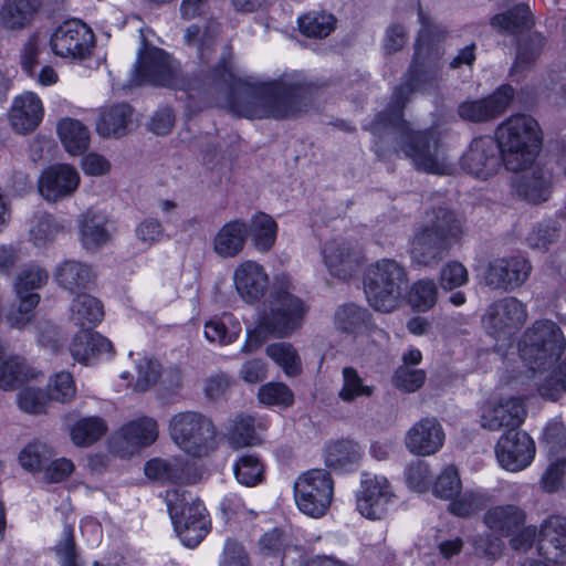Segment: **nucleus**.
I'll use <instances>...</instances> for the list:
<instances>
[{"instance_id":"nucleus-1","label":"nucleus","mask_w":566,"mask_h":566,"mask_svg":"<svg viewBox=\"0 0 566 566\" xmlns=\"http://www.w3.org/2000/svg\"><path fill=\"white\" fill-rule=\"evenodd\" d=\"M417 13L420 28L410 63L394 87L386 107L361 129L371 134V149L378 157L390 151L402 153L418 170L440 174L443 161L438 132L433 128L415 129L405 118V109L415 94H429L440 88L449 30L420 3Z\"/></svg>"},{"instance_id":"nucleus-2","label":"nucleus","mask_w":566,"mask_h":566,"mask_svg":"<svg viewBox=\"0 0 566 566\" xmlns=\"http://www.w3.org/2000/svg\"><path fill=\"white\" fill-rule=\"evenodd\" d=\"M219 23L209 20L205 28L191 24L185 33V41L197 46L200 70L190 81V91L207 102L224 103L231 113L249 119L286 120L301 116L311 107L319 85L302 72L283 73L277 78L254 85L242 84L232 71L230 46L223 51L213 65Z\"/></svg>"},{"instance_id":"nucleus-3","label":"nucleus","mask_w":566,"mask_h":566,"mask_svg":"<svg viewBox=\"0 0 566 566\" xmlns=\"http://www.w3.org/2000/svg\"><path fill=\"white\" fill-rule=\"evenodd\" d=\"M463 234L464 221L454 210L443 206L427 209L415 227L410 242L412 263L422 266L438 264L460 243Z\"/></svg>"},{"instance_id":"nucleus-4","label":"nucleus","mask_w":566,"mask_h":566,"mask_svg":"<svg viewBox=\"0 0 566 566\" xmlns=\"http://www.w3.org/2000/svg\"><path fill=\"white\" fill-rule=\"evenodd\" d=\"M504 159V167L511 171L524 170L532 166L542 148V130L530 115H512L495 129Z\"/></svg>"},{"instance_id":"nucleus-5","label":"nucleus","mask_w":566,"mask_h":566,"mask_svg":"<svg viewBox=\"0 0 566 566\" xmlns=\"http://www.w3.org/2000/svg\"><path fill=\"white\" fill-rule=\"evenodd\" d=\"M364 289L371 307L385 313L391 312L408 292V272L396 260L381 259L367 269Z\"/></svg>"},{"instance_id":"nucleus-6","label":"nucleus","mask_w":566,"mask_h":566,"mask_svg":"<svg viewBox=\"0 0 566 566\" xmlns=\"http://www.w3.org/2000/svg\"><path fill=\"white\" fill-rule=\"evenodd\" d=\"M566 339L560 327L551 319H537L527 327L520 342V356L533 371L555 365L565 352Z\"/></svg>"},{"instance_id":"nucleus-7","label":"nucleus","mask_w":566,"mask_h":566,"mask_svg":"<svg viewBox=\"0 0 566 566\" xmlns=\"http://www.w3.org/2000/svg\"><path fill=\"white\" fill-rule=\"evenodd\" d=\"M166 502L175 532L182 544L190 548L198 546L211 530L203 502L179 489L168 490Z\"/></svg>"},{"instance_id":"nucleus-8","label":"nucleus","mask_w":566,"mask_h":566,"mask_svg":"<svg viewBox=\"0 0 566 566\" xmlns=\"http://www.w3.org/2000/svg\"><path fill=\"white\" fill-rule=\"evenodd\" d=\"M308 305L293 294L289 286L275 284L264 302L261 317V327L265 328L272 337H290L303 325Z\"/></svg>"},{"instance_id":"nucleus-9","label":"nucleus","mask_w":566,"mask_h":566,"mask_svg":"<svg viewBox=\"0 0 566 566\" xmlns=\"http://www.w3.org/2000/svg\"><path fill=\"white\" fill-rule=\"evenodd\" d=\"M172 441L186 453L201 458L217 448V431L210 418L198 411H182L169 420Z\"/></svg>"},{"instance_id":"nucleus-10","label":"nucleus","mask_w":566,"mask_h":566,"mask_svg":"<svg viewBox=\"0 0 566 566\" xmlns=\"http://www.w3.org/2000/svg\"><path fill=\"white\" fill-rule=\"evenodd\" d=\"M334 494V482L324 469H312L297 478L294 496L297 507L304 514L318 518L325 515Z\"/></svg>"},{"instance_id":"nucleus-11","label":"nucleus","mask_w":566,"mask_h":566,"mask_svg":"<svg viewBox=\"0 0 566 566\" xmlns=\"http://www.w3.org/2000/svg\"><path fill=\"white\" fill-rule=\"evenodd\" d=\"M527 306L515 296H503L488 305L482 325L496 340H510L527 322Z\"/></svg>"},{"instance_id":"nucleus-12","label":"nucleus","mask_w":566,"mask_h":566,"mask_svg":"<svg viewBox=\"0 0 566 566\" xmlns=\"http://www.w3.org/2000/svg\"><path fill=\"white\" fill-rule=\"evenodd\" d=\"M95 43L93 30L80 19L62 22L50 38L52 52L57 56L72 60L90 57Z\"/></svg>"},{"instance_id":"nucleus-13","label":"nucleus","mask_w":566,"mask_h":566,"mask_svg":"<svg viewBox=\"0 0 566 566\" xmlns=\"http://www.w3.org/2000/svg\"><path fill=\"white\" fill-rule=\"evenodd\" d=\"M144 43L146 44V39H144ZM176 77V69L170 56L163 49L146 48L145 45L138 52L137 61L132 70L129 85L151 84L170 87L175 84Z\"/></svg>"},{"instance_id":"nucleus-14","label":"nucleus","mask_w":566,"mask_h":566,"mask_svg":"<svg viewBox=\"0 0 566 566\" xmlns=\"http://www.w3.org/2000/svg\"><path fill=\"white\" fill-rule=\"evenodd\" d=\"M460 164L468 174L486 180L504 166L503 153L494 137L479 136L472 139Z\"/></svg>"},{"instance_id":"nucleus-15","label":"nucleus","mask_w":566,"mask_h":566,"mask_svg":"<svg viewBox=\"0 0 566 566\" xmlns=\"http://www.w3.org/2000/svg\"><path fill=\"white\" fill-rule=\"evenodd\" d=\"M533 266L523 255L496 258L489 262L485 273V284L491 290L513 292L530 279Z\"/></svg>"},{"instance_id":"nucleus-16","label":"nucleus","mask_w":566,"mask_h":566,"mask_svg":"<svg viewBox=\"0 0 566 566\" xmlns=\"http://www.w3.org/2000/svg\"><path fill=\"white\" fill-rule=\"evenodd\" d=\"M536 452L534 440L531 436L514 428L505 430L495 446V455L502 468L517 472L528 467Z\"/></svg>"},{"instance_id":"nucleus-17","label":"nucleus","mask_w":566,"mask_h":566,"mask_svg":"<svg viewBox=\"0 0 566 566\" xmlns=\"http://www.w3.org/2000/svg\"><path fill=\"white\" fill-rule=\"evenodd\" d=\"M395 494L385 476L361 474L360 490L357 492L356 504L358 512L369 520H380L387 512Z\"/></svg>"},{"instance_id":"nucleus-18","label":"nucleus","mask_w":566,"mask_h":566,"mask_svg":"<svg viewBox=\"0 0 566 566\" xmlns=\"http://www.w3.org/2000/svg\"><path fill=\"white\" fill-rule=\"evenodd\" d=\"M513 97L514 88L504 84L486 97L462 102L458 107V114L461 119L470 123L492 122L506 112Z\"/></svg>"},{"instance_id":"nucleus-19","label":"nucleus","mask_w":566,"mask_h":566,"mask_svg":"<svg viewBox=\"0 0 566 566\" xmlns=\"http://www.w3.org/2000/svg\"><path fill=\"white\" fill-rule=\"evenodd\" d=\"M77 170L67 164L46 167L38 180L39 192L48 202H59L72 197L80 186Z\"/></svg>"},{"instance_id":"nucleus-20","label":"nucleus","mask_w":566,"mask_h":566,"mask_svg":"<svg viewBox=\"0 0 566 566\" xmlns=\"http://www.w3.org/2000/svg\"><path fill=\"white\" fill-rule=\"evenodd\" d=\"M322 255L329 274L343 281L352 279L363 263L361 250L349 241L326 242Z\"/></svg>"},{"instance_id":"nucleus-21","label":"nucleus","mask_w":566,"mask_h":566,"mask_svg":"<svg viewBox=\"0 0 566 566\" xmlns=\"http://www.w3.org/2000/svg\"><path fill=\"white\" fill-rule=\"evenodd\" d=\"M145 474L156 481L172 484H196L202 479V472L195 462L182 459L155 458L146 462Z\"/></svg>"},{"instance_id":"nucleus-22","label":"nucleus","mask_w":566,"mask_h":566,"mask_svg":"<svg viewBox=\"0 0 566 566\" xmlns=\"http://www.w3.org/2000/svg\"><path fill=\"white\" fill-rule=\"evenodd\" d=\"M446 434L434 417L417 421L406 433V448L413 454L426 457L437 453L443 446Z\"/></svg>"},{"instance_id":"nucleus-23","label":"nucleus","mask_w":566,"mask_h":566,"mask_svg":"<svg viewBox=\"0 0 566 566\" xmlns=\"http://www.w3.org/2000/svg\"><path fill=\"white\" fill-rule=\"evenodd\" d=\"M526 417L523 400L517 397L501 400L488 406L481 415V427L490 431L520 428Z\"/></svg>"},{"instance_id":"nucleus-24","label":"nucleus","mask_w":566,"mask_h":566,"mask_svg":"<svg viewBox=\"0 0 566 566\" xmlns=\"http://www.w3.org/2000/svg\"><path fill=\"white\" fill-rule=\"evenodd\" d=\"M234 286L248 304L259 303L269 287V276L264 268L255 261H244L234 270Z\"/></svg>"},{"instance_id":"nucleus-25","label":"nucleus","mask_w":566,"mask_h":566,"mask_svg":"<svg viewBox=\"0 0 566 566\" xmlns=\"http://www.w3.org/2000/svg\"><path fill=\"white\" fill-rule=\"evenodd\" d=\"M69 350L76 361L88 365L103 355H113L114 346L107 337L98 332L92 328H82L72 338Z\"/></svg>"},{"instance_id":"nucleus-26","label":"nucleus","mask_w":566,"mask_h":566,"mask_svg":"<svg viewBox=\"0 0 566 566\" xmlns=\"http://www.w3.org/2000/svg\"><path fill=\"white\" fill-rule=\"evenodd\" d=\"M538 551L549 562L566 563V517L554 515L545 521L538 536Z\"/></svg>"},{"instance_id":"nucleus-27","label":"nucleus","mask_w":566,"mask_h":566,"mask_svg":"<svg viewBox=\"0 0 566 566\" xmlns=\"http://www.w3.org/2000/svg\"><path fill=\"white\" fill-rule=\"evenodd\" d=\"M43 117L41 99L31 92L14 98L9 113L11 126L19 134L33 132Z\"/></svg>"},{"instance_id":"nucleus-28","label":"nucleus","mask_w":566,"mask_h":566,"mask_svg":"<svg viewBox=\"0 0 566 566\" xmlns=\"http://www.w3.org/2000/svg\"><path fill=\"white\" fill-rule=\"evenodd\" d=\"M526 517L523 507L515 504H501L485 512L483 523L496 535L509 537L526 523Z\"/></svg>"},{"instance_id":"nucleus-29","label":"nucleus","mask_w":566,"mask_h":566,"mask_svg":"<svg viewBox=\"0 0 566 566\" xmlns=\"http://www.w3.org/2000/svg\"><path fill=\"white\" fill-rule=\"evenodd\" d=\"M54 279L62 289L80 294L95 285L96 275L90 264L65 260L56 266Z\"/></svg>"},{"instance_id":"nucleus-30","label":"nucleus","mask_w":566,"mask_h":566,"mask_svg":"<svg viewBox=\"0 0 566 566\" xmlns=\"http://www.w3.org/2000/svg\"><path fill=\"white\" fill-rule=\"evenodd\" d=\"M247 221L243 219L226 222L213 238L214 253L223 259L238 256L247 245Z\"/></svg>"},{"instance_id":"nucleus-31","label":"nucleus","mask_w":566,"mask_h":566,"mask_svg":"<svg viewBox=\"0 0 566 566\" xmlns=\"http://www.w3.org/2000/svg\"><path fill=\"white\" fill-rule=\"evenodd\" d=\"M364 455L360 444L352 439H340L326 448L325 464L335 472L348 473L358 469Z\"/></svg>"},{"instance_id":"nucleus-32","label":"nucleus","mask_w":566,"mask_h":566,"mask_svg":"<svg viewBox=\"0 0 566 566\" xmlns=\"http://www.w3.org/2000/svg\"><path fill=\"white\" fill-rule=\"evenodd\" d=\"M108 219L102 211L87 209L80 219V239L84 249L95 251L105 245L109 239Z\"/></svg>"},{"instance_id":"nucleus-33","label":"nucleus","mask_w":566,"mask_h":566,"mask_svg":"<svg viewBox=\"0 0 566 566\" xmlns=\"http://www.w3.org/2000/svg\"><path fill=\"white\" fill-rule=\"evenodd\" d=\"M522 171L514 182L517 195L531 203L546 201L551 193L548 174L538 167Z\"/></svg>"},{"instance_id":"nucleus-34","label":"nucleus","mask_w":566,"mask_h":566,"mask_svg":"<svg viewBox=\"0 0 566 566\" xmlns=\"http://www.w3.org/2000/svg\"><path fill=\"white\" fill-rule=\"evenodd\" d=\"M134 108L127 103L112 105L101 112L96 130L102 137H122L133 124Z\"/></svg>"},{"instance_id":"nucleus-35","label":"nucleus","mask_w":566,"mask_h":566,"mask_svg":"<svg viewBox=\"0 0 566 566\" xmlns=\"http://www.w3.org/2000/svg\"><path fill=\"white\" fill-rule=\"evenodd\" d=\"M41 4L42 0H4L0 9V25L12 31L27 28Z\"/></svg>"},{"instance_id":"nucleus-36","label":"nucleus","mask_w":566,"mask_h":566,"mask_svg":"<svg viewBox=\"0 0 566 566\" xmlns=\"http://www.w3.org/2000/svg\"><path fill=\"white\" fill-rule=\"evenodd\" d=\"M247 239L250 237L252 245L262 253H268L275 244L279 226L272 216L259 211L247 222Z\"/></svg>"},{"instance_id":"nucleus-37","label":"nucleus","mask_w":566,"mask_h":566,"mask_svg":"<svg viewBox=\"0 0 566 566\" xmlns=\"http://www.w3.org/2000/svg\"><path fill=\"white\" fill-rule=\"evenodd\" d=\"M533 24V14L525 3H517L490 19V25L499 33L520 34Z\"/></svg>"},{"instance_id":"nucleus-38","label":"nucleus","mask_w":566,"mask_h":566,"mask_svg":"<svg viewBox=\"0 0 566 566\" xmlns=\"http://www.w3.org/2000/svg\"><path fill=\"white\" fill-rule=\"evenodd\" d=\"M158 438V424L154 418L140 417L125 423L116 433L128 447L144 448L153 444Z\"/></svg>"},{"instance_id":"nucleus-39","label":"nucleus","mask_w":566,"mask_h":566,"mask_svg":"<svg viewBox=\"0 0 566 566\" xmlns=\"http://www.w3.org/2000/svg\"><path fill=\"white\" fill-rule=\"evenodd\" d=\"M334 325L342 333L363 334L370 329L371 314L366 307L355 303H346L335 311Z\"/></svg>"},{"instance_id":"nucleus-40","label":"nucleus","mask_w":566,"mask_h":566,"mask_svg":"<svg viewBox=\"0 0 566 566\" xmlns=\"http://www.w3.org/2000/svg\"><path fill=\"white\" fill-rule=\"evenodd\" d=\"M104 317V307L99 300L87 294L80 293L72 301L70 319L82 328L96 326Z\"/></svg>"},{"instance_id":"nucleus-41","label":"nucleus","mask_w":566,"mask_h":566,"mask_svg":"<svg viewBox=\"0 0 566 566\" xmlns=\"http://www.w3.org/2000/svg\"><path fill=\"white\" fill-rule=\"evenodd\" d=\"M59 137L66 151L73 156L83 155L90 146V132L77 119L63 118L57 124Z\"/></svg>"},{"instance_id":"nucleus-42","label":"nucleus","mask_w":566,"mask_h":566,"mask_svg":"<svg viewBox=\"0 0 566 566\" xmlns=\"http://www.w3.org/2000/svg\"><path fill=\"white\" fill-rule=\"evenodd\" d=\"M107 430V423L103 418L83 417L71 427V439L77 447H90L101 440Z\"/></svg>"},{"instance_id":"nucleus-43","label":"nucleus","mask_w":566,"mask_h":566,"mask_svg":"<svg viewBox=\"0 0 566 566\" xmlns=\"http://www.w3.org/2000/svg\"><path fill=\"white\" fill-rule=\"evenodd\" d=\"M33 377V368L20 356H10L0 365V388L3 390H14Z\"/></svg>"},{"instance_id":"nucleus-44","label":"nucleus","mask_w":566,"mask_h":566,"mask_svg":"<svg viewBox=\"0 0 566 566\" xmlns=\"http://www.w3.org/2000/svg\"><path fill=\"white\" fill-rule=\"evenodd\" d=\"M300 32L306 38H327L336 28L337 19L325 11H311L297 20Z\"/></svg>"},{"instance_id":"nucleus-45","label":"nucleus","mask_w":566,"mask_h":566,"mask_svg":"<svg viewBox=\"0 0 566 566\" xmlns=\"http://www.w3.org/2000/svg\"><path fill=\"white\" fill-rule=\"evenodd\" d=\"M343 386L338 391V398L347 403L354 402L358 398H370L376 390L374 385L365 382L358 370L352 366H346L342 370Z\"/></svg>"},{"instance_id":"nucleus-46","label":"nucleus","mask_w":566,"mask_h":566,"mask_svg":"<svg viewBox=\"0 0 566 566\" xmlns=\"http://www.w3.org/2000/svg\"><path fill=\"white\" fill-rule=\"evenodd\" d=\"M241 332L240 323L232 315L213 317L205 325V335L208 340L227 345L233 343Z\"/></svg>"},{"instance_id":"nucleus-47","label":"nucleus","mask_w":566,"mask_h":566,"mask_svg":"<svg viewBox=\"0 0 566 566\" xmlns=\"http://www.w3.org/2000/svg\"><path fill=\"white\" fill-rule=\"evenodd\" d=\"M266 355L279 365L286 376L296 377L301 375L302 360L297 350L290 343H274L265 348Z\"/></svg>"},{"instance_id":"nucleus-48","label":"nucleus","mask_w":566,"mask_h":566,"mask_svg":"<svg viewBox=\"0 0 566 566\" xmlns=\"http://www.w3.org/2000/svg\"><path fill=\"white\" fill-rule=\"evenodd\" d=\"M234 475L239 483L255 486L264 480L265 467L255 454H242L233 465Z\"/></svg>"},{"instance_id":"nucleus-49","label":"nucleus","mask_w":566,"mask_h":566,"mask_svg":"<svg viewBox=\"0 0 566 566\" xmlns=\"http://www.w3.org/2000/svg\"><path fill=\"white\" fill-rule=\"evenodd\" d=\"M53 449L44 442L34 441L27 444L19 453L21 467L29 472H40L53 459Z\"/></svg>"},{"instance_id":"nucleus-50","label":"nucleus","mask_w":566,"mask_h":566,"mask_svg":"<svg viewBox=\"0 0 566 566\" xmlns=\"http://www.w3.org/2000/svg\"><path fill=\"white\" fill-rule=\"evenodd\" d=\"M408 291V303L417 312H427L437 303L438 287L432 280H419Z\"/></svg>"},{"instance_id":"nucleus-51","label":"nucleus","mask_w":566,"mask_h":566,"mask_svg":"<svg viewBox=\"0 0 566 566\" xmlns=\"http://www.w3.org/2000/svg\"><path fill=\"white\" fill-rule=\"evenodd\" d=\"M491 503V496L488 493L479 491H469L453 500L449 504V512L459 517H469Z\"/></svg>"},{"instance_id":"nucleus-52","label":"nucleus","mask_w":566,"mask_h":566,"mask_svg":"<svg viewBox=\"0 0 566 566\" xmlns=\"http://www.w3.org/2000/svg\"><path fill=\"white\" fill-rule=\"evenodd\" d=\"M60 230L61 227L52 214L42 213L34 218L30 237L36 247H44L55 240Z\"/></svg>"},{"instance_id":"nucleus-53","label":"nucleus","mask_w":566,"mask_h":566,"mask_svg":"<svg viewBox=\"0 0 566 566\" xmlns=\"http://www.w3.org/2000/svg\"><path fill=\"white\" fill-rule=\"evenodd\" d=\"M260 402L268 406L291 407L294 403V394L283 382H268L262 385L258 391Z\"/></svg>"},{"instance_id":"nucleus-54","label":"nucleus","mask_w":566,"mask_h":566,"mask_svg":"<svg viewBox=\"0 0 566 566\" xmlns=\"http://www.w3.org/2000/svg\"><path fill=\"white\" fill-rule=\"evenodd\" d=\"M545 44V38L534 32L523 38L517 43V53L514 65L516 67H527L539 56Z\"/></svg>"},{"instance_id":"nucleus-55","label":"nucleus","mask_w":566,"mask_h":566,"mask_svg":"<svg viewBox=\"0 0 566 566\" xmlns=\"http://www.w3.org/2000/svg\"><path fill=\"white\" fill-rule=\"evenodd\" d=\"M254 422L255 420L251 416H238L235 418L229 432L230 441L234 447L255 446L260 442Z\"/></svg>"},{"instance_id":"nucleus-56","label":"nucleus","mask_w":566,"mask_h":566,"mask_svg":"<svg viewBox=\"0 0 566 566\" xmlns=\"http://www.w3.org/2000/svg\"><path fill=\"white\" fill-rule=\"evenodd\" d=\"M403 475L408 488L418 493L428 491L432 482L429 464L423 460L411 461L407 464Z\"/></svg>"},{"instance_id":"nucleus-57","label":"nucleus","mask_w":566,"mask_h":566,"mask_svg":"<svg viewBox=\"0 0 566 566\" xmlns=\"http://www.w3.org/2000/svg\"><path fill=\"white\" fill-rule=\"evenodd\" d=\"M462 483L453 465L447 467L436 479L432 493L443 500H452L460 494Z\"/></svg>"},{"instance_id":"nucleus-58","label":"nucleus","mask_w":566,"mask_h":566,"mask_svg":"<svg viewBox=\"0 0 566 566\" xmlns=\"http://www.w3.org/2000/svg\"><path fill=\"white\" fill-rule=\"evenodd\" d=\"M48 272L36 265H28L20 271L15 279L14 290L17 294L35 293L48 283Z\"/></svg>"},{"instance_id":"nucleus-59","label":"nucleus","mask_w":566,"mask_h":566,"mask_svg":"<svg viewBox=\"0 0 566 566\" xmlns=\"http://www.w3.org/2000/svg\"><path fill=\"white\" fill-rule=\"evenodd\" d=\"M292 546L291 536L285 531L275 527L264 533L259 539V548L263 556L277 557Z\"/></svg>"},{"instance_id":"nucleus-60","label":"nucleus","mask_w":566,"mask_h":566,"mask_svg":"<svg viewBox=\"0 0 566 566\" xmlns=\"http://www.w3.org/2000/svg\"><path fill=\"white\" fill-rule=\"evenodd\" d=\"M75 384L67 371L56 374L48 385V397L50 400L69 402L75 397Z\"/></svg>"},{"instance_id":"nucleus-61","label":"nucleus","mask_w":566,"mask_h":566,"mask_svg":"<svg viewBox=\"0 0 566 566\" xmlns=\"http://www.w3.org/2000/svg\"><path fill=\"white\" fill-rule=\"evenodd\" d=\"M426 378L427 374L423 369L399 366L394 374L392 381L396 388L406 392H415L423 386Z\"/></svg>"},{"instance_id":"nucleus-62","label":"nucleus","mask_w":566,"mask_h":566,"mask_svg":"<svg viewBox=\"0 0 566 566\" xmlns=\"http://www.w3.org/2000/svg\"><path fill=\"white\" fill-rule=\"evenodd\" d=\"M469 280V273L465 266L458 261L446 263L439 276L440 286L446 291H452L464 285Z\"/></svg>"},{"instance_id":"nucleus-63","label":"nucleus","mask_w":566,"mask_h":566,"mask_svg":"<svg viewBox=\"0 0 566 566\" xmlns=\"http://www.w3.org/2000/svg\"><path fill=\"white\" fill-rule=\"evenodd\" d=\"M54 551L61 559V566H78L74 528L71 524L64 526L63 537L55 545Z\"/></svg>"},{"instance_id":"nucleus-64","label":"nucleus","mask_w":566,"mask_h":566,"mask_svg":"<svg viewBox=\"0 0 566 566\" xmlns=\"http://www.w3.org/2000/svg\"><path fill=\"white\" fill-rule=\"evenodd\" d=\"M219 566H250V557L244 546L234 538H228Z\"/></svg>"}]
</instances>
